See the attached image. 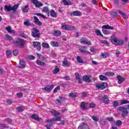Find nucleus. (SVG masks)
Wrapping results in <instances>:
<instances>
[{"label":"nucleus","instance_id":"e433bc0d","mask_svg":"<svg viewBox=\"0 0 129 129\" xmlns=\"http://www.w3.org/2000/svg\"><path fill=\"white\" fill-rule=\"evenodd\" d=\"M60 71V69L58 68V67L56 66L54 70L52 71L53 74H57Z\"/></svg>","mask_w":129,"mask_h":129},{"label":"nucleus","instance_id":"ddd939ff","mask_svg":"<svg viewBox=\"0 0 129 129\" xmlns=\"http://www.w3.org/2000/svg\"><path fill=\"white\" fill-rule=\"evenodd\" d=\"M33 44L34 48H36L38 51L41 50V43L39 42L33 41Z\"/></svg>","mask_w":129,"mask_h":129},{"label":"nucleus","instance_id":"a18cd8bd","mask_svg":"<svg viewBox=\"0 0 129 129\" xmlns=\"http://www.w3.org/2000/svg\"><path fill=\"white\" fill-rule=\"evenodd\" d=\"M42 47H43V48H49L50 46H49V44L47 43H45V42H43L42 44Z\"/></svg>","mask_w":129,"mask_h":129},{"label":"nucleus","instance_id":"c85d7f7f","mask_svg":"<svg viewBox=\"0 0 129 129\" xmlns=\"http://www.w3.org/2000/svg\"><path fill=\"white\" fill-rule=\"evenodd\" d=\"M117 12L121 15L123 19H127V15L122 13V12L119 10H117Z\"/></svg>","mask_w":129,"mask_h":129},{"label":"nucleus","instance_id":"774afa93","mask_svg":"<svg viewBox=\"0 0 129 129\" xmlns=\"http://www.w3.org/2000/svg\"><path fill=\"white\" fill-rule=\"evenodd\" d=\"M82 96H83V97H86L87 96V93L83 92L82 93Z\"/></svg>","mask_w":129,"mask_h":129},{"label":"nucleus","instance_id":"412c9836","mask_svg":"<svg viewBox=\"0 0 129 129\" xmlns=\"http://www.w3.org/2000/svg\"><path fill=\"white\" fill-rule=\"evenodd\" d=\"M117 78L118 79V84H121V83L124 81V78L120 76H117Z\"/></svg>","mask_w":129,"mask_h":129},{"label":"nucleus","instance_id":"de8ad7c7","mask_svg":"<svg viewBox=\"0 0 129 129\" xmlns=\"http://www.w3.org/2000/svg\"><path fill=\"white\" fill-rule=\"evenodd\" d=\"M81 107L82 109H86V104L84 102H82L81 104Z\"/></svg>","mask_w":129,"mask_h":129},{"label":"nucleus","instance_id":"4be33fe9","mask_svg":"<svg viewBox=\"0 0 129 129\" xmlns=\"http://www.w3.org/2000/svg\"><path fill=\"white\" fill-rule=\"evenodd\" d=\"M20 68H25L26 67V61H25L24 60H21L20 61Z\"/></svg>","mask_w":129,"mask_h":129},{"label":"nucleus","instance_id":"0e129e2a","mask_svg":"<svg viewBox=\"0 0 129 129\" xmlns=\"http://www.w3.org/2000/svg\"><path fill=\"white\" fill-rule=\"evenodd\" d=\"M58 90H60V86H57L56 88H55L53 90V92H54V93H56V92H57Z\"/></svg>","mask_w":129,"mask_h":129},{"label":"nucleus","instance_id":"aec40b11","mask_svg":"<svg viewBox=\"0 0 129 129\" xmlns=\"http://www.w3.org/2000/svg\"><path fill=\"white\" fill-rule=\"evenodd\" d=\"M31 117L33 119H35V120H37V121H40V120H41V118H39L38 114H34L32 115L31 116Z\"/></svg>","mask_w":129,"mask_h":129},{"label":"nucleus","instance_id":"dca6fc26","mask_svg":"<svg viewBox=\"0 0 129 129\" xmlns=\"http://www.w3.org/2000/svg\"><path fill=\"white\" fill-rule=\"evenodd\" d=\"M33 19L34 23H35L36 25H38V26H41L42 22L39 21V18H38V17H37L36 16H34Z\"/></svg>","mask_w":129,"mask_h":129},{"label":"nucleus","instance_id":"2f4dec72","mask_svg":"<svg viewBox=\"0 0 129 129\" xmlns=\"http://www.w3.org/2000/svg\"><path fill=\"white\" fill-rule=\"evenodd\" d=\"M62 63L63 66H70V62L67 59H64Z\"/></svg>","mask_w":129,"mask_h":129},{"label":"nucleus","instance_id":"4468645a","mask_svg":"<svg viewBox=\"0 0 129 129\" xmlns=\"http://www.w3.org/2000/svg\"><path fill=\"white\" fill-rule=\"evenodd\" d=\"M87 49V46H82L81 48H80V51L82 53H86V54H90V52L87 51L86 49Z\"/></svg>","mask_w":129,"mask_h":129},{"label":"nucleus","instance_id":"5701e85b","mask_svg":"<svg viewBox=\"0 0 129 129\" xmlns=\"http://www.w3.org/2000/svg\"><path fill=\"white\" fill-rule=\"evenodd\" d=\"M102 29H106V30H113L114 28L109 26V25H103Z\"/></svg>","mask_w":129,"mask_h":129},{"label":"nucleus","instance_id":"4c0bfd02","mask_svg":"<svg viewBox=\"0 0 129 129\" xmlns=\"http://www.w3.org/2000/svg\"><path fill=\"white\" fill-rule=\"evenodd\" d=\"M42 12L46 13V14H49V13H50L49 9L47 7H44L43 8Z\"/></svg>","mask_w":129,"mask_h":129},{"label":"nucleus","instance_id":"c9c22d12","mask_svg":"<svg viewBox=\"0 0 129 129\" xmlns=\"http://www.w3.org/2000/svg\"><path fill=\"white\" fill-rule=\"evenodd\" d=\"M28 6L26 5L23 7H22V10L23 13H28Z\"/></svg>","mask_w":129,"mask_h":129},{"label":"nucleus","instance_id":"f257e3e1","mask_svg":"<svg viewBox=\"0 0 129 129\" xmlns=\"http://www.w3.org/2000/svg\"><path fill=\"white\" fill-rule=\"evenodd\" d=\"M51 113L53 115H54V116L56 118H53L52 119L50 120H47L46 121V127L47 129H52L54 128V126H53V123L54 121H59V120H61V117L60 116V114L58 113V112L56 111L55 110H52L50 111Z\"/></svg>","mask_w":129,"mask_h":129},{"label":"nucleus","instance_id":"c03bdc74","mask_svg":"<svg viewBox=\"0 0 129 129\" xmlns=\"http://www.w3.org/2000/svg\"><path fill=\"white\" fill-rule=\"evenodd\" d=\"M95 33L97 35V36H101V37H102V34H101V32H100V31L98 29H96L95 30Z\"/></svg>","mask_w":129,"mask_h":129},{"label":"nucleus","instance_id":"c756f323","mask_svg":"<svg viewBox=\"0 0 129 129\" xmlns=\"http://www.w3.org/2000/svg\"><path fill=\"white\" fill-rule=\"evenodd\" d=\"M51 45L52 47H58L59 46V43L56 41H51L50 42Z\"/></svg>","mask_w":129,"mask_h":129},{"label":"nucleus","instance_id":"ea45409f","mask_svg":"<svg viewBox=\"0 0 129 129\" xmlns=\"http://www.w3.org/2000/svg\"><path fill=\"white\" fill-rule=\"evenodd\" d=\"M99 78L100 79V80L102 81H105V80H107V78L102 75H100L99 76Z\"/></svg>","mask_w":129,"mask_h":129},{"label":"nucleus","instance_id":"1a4fd4ad","mask_svg":"<svg viewBox=\"0 0 129 129\" xmlns=\"http://www.w3.org/2000/svg\"><path fill=\"white\" fill-rule=\"evenodd\" d=\"M31 35L34 38H39L40 37V33H39V30L36 28H33L31 30Z\"/></svg>","mask_w":129,"mask_h":129},{"label":"nucleus","instance_id":"58836bf2","mask_svg":"<svg viewBox=\"0 0 129 129\" xmlns=\"http://www.w3.org/2000/svg\"><path fill=\"white\" fill-rule=\"evenodd\" d=\"M106 119L110 121V122H112V123H115V121L113 120V118L111 117H107Z\"/></svg>","mask_w":129,"mask_h":129},{"label":"nucleus","instance_id":"603ef678","mask_svg":"<svg viewBox=\"0 0 129 129\" xmlns=\"http://www.w3.org/2000/svg\"><path fill=\"white\" fill-rule=\"evenodd\" d=\"M13 53L14 56H18V55H19V50L17 49L14 50Z\"/></svg>","mask_w":129,"mask_h":129},{"label":"nucleus","instance_id":"5fc2aeb1","mask_svg":"<svg viewBox=\"0 0 129 129\" xmlns=\"http://www.w3.org/2000/svg\"><path fill=\"white\" fill-rule=\"evenodd\" d=\"M36 16H37L38 17H41V18H43V19H45L46 18V16L44 15L41 14V13H37L35 14Z\"/></svg>","mask_w":129,"mask_h":129},{"label":"nucleus","instance_id":"423d86ee","mask_svg":"<svg viewBox=\"0 0 129 129\" xmlns=\"http://www.w3.org/2000/svg\"><path fill=\"white\" fill-rule=\"evenodd\" d=\"M118 110L119 111L122 112V115L123 117H125V116H127L128 112L127 111V109H126V108L122 106H120L118 108Z\"/></svg>","mask_w":129,"mask_h":129},{"label":"nucleus","instance_id":"37998d69","mask_svg":"<svg viewBox=\"0 0 129 129\" xmlns=\"http://www.w3.org/2000/svg\"><path fill=\"white\" fill-rule=\"evenodd\" d=\"M92 118L94 120V121H95V122H97V121L99 120V118L97 116H93L92 117Z\"/></svg>","mask_w":129,"mask_h":129},{"label":"nucleus","instance_id":"680f3d73","mask_svg":"<svg viewBox=\"0 0 129 129\" xmlns=\"http://www.w3.org/2000/svg\"><path fill=\"white\" fill-rule=\"evenodd\" d=\"M80 42H81V44H82L83 45H86V40L84 39L81 40Z\"/></svg>","mask_w":129,"mask_h":129},{"label":"nucleus","instance_id":"6ab92c4d","mask_svg":"<svg viewBox=\"0 0 129 129\" xmlns=\"http://www.w3.org/2000/svg\"><path fill=\"white\" fill-rule=\"evenodd\" d=\"M102 100L104 103H106L107 104H108V103H109V99H108L107 96H103L102 97Z\"/></svg>","mask_w":129,"mask_h":129},{"label":"nucleus","instance_id":"a19ab883","mask_svg":"<svg viewBox=\"0 0 129 129\" xmlns=\"http://www.w3.org/2000/svg\"><path fill=\"white\" fill-rule=\"evenodd\" d=\"M77 61L78 62V63H82L83 62V60L80 56H78L77 57Z\"/></svg>","mask_w":129,"mask_h":129},{"label":"nucleus","instance_id":"864d4df0","mask_svg":"<svg viewBox=\"0 0 129 129\" xmlns=\"http://www.w3.org/2000/svg\"><path fill=\"white\" fill-rule=\"evenodd\" d=\"M101 43H102V44H105L107 46L109 45V43H108V42H107V41H106V40H101Z\"/></svg>","mask_w":129,"mask_h":129},{"label":"nucleus","instance_id":"6e6d98bb","mask_svg":"<svg viewBox=\"0 0 129 129\" xmlns=\"http://www.w3.org/2000/svg\"><path fill=\"white\" fill-rule=\"evenodd\" d=\"M24 25L25 26H31V23H30V21L27 20V21L24 22Z\"/></svg>","mask_w":129,"mask_h":129},{"label":"nucleus","instance_id":"7c9ffc66","mask_svg":"<svg viewBox=\"0 0 129 129\" xmlns=\"http://www.w3.org/2000/svg\"><path fill=\"white\" fill-rule=\"evenodd\" d=\"M69 97H72V98H76L77 96V94L76 93H71L69 95Z\"/></svg>","mask_w":129,"mask_h":129},{"label":"nucleus","instance_id":"f704fd0d","mask_svg":"<svg viewBox=\"0 0 129 129\" xmlns=\"http://www.w3.org/2000/svg\"><path fill=\"white\" fill-rule=\"evenodd\" d=\"M104 74L107 76H113L114 75V73L111 72H107L105 73Z\"/></svg>","mask_w":129,"mask_h":129},{"label":"nucleus","instance_id":"bf43d9fd","mask_svg":"<svg viewBox=\"0 0 129 129\" xmlns=\"http://www.w3.org/2000/svg\"><path fill=\"white\" fill-rule=\"evenodd\" d=\"M122 123L121 122V121L118 120L116 122V125H117V126H119L121 125Z\"/></svg>","mask_w":129,"mask_h":129},{"label":"nucleus","instance_id":"6e6552de","mask_svg":"<svg viewBox=\"0 0 129 129\" xmlns=\"http://www.w3.org/2000/svg\"><path fill=\"white\" fill-rule=\"evenodd\" d=\"M61 28L62 30H67V31H72V30H75V27L67 25L66 23H62L61 24Z\"/></svg>","mask_w":129,"mask_h":129},{"label":"nucleus","instance_id":"20e7f679","mask_svg":"<svg viewBox=\"0 0 129 129\" xmlns=\"http://www.w3.org/2000/svg\"><path fill=\"white\" fill-rule=\"evenodd\" d=\"M19 8V4L15 5L13 7L11 6L6 5L5 6V10L6 12H11V11H13V12H16L18 10Z\"/></svg>","mask_w":129,"mask_h":129},{"label":"nucleus","instance_id":"72a5a7b5","mask_svg":"<svg viewBox=\"0 0 129 129\" xmlns=\"http://www.w3.org/2000/svg\"><path fill=\"white\" fill-rule=\"evenodd\" d=\"M50 16L51 17H53V18H56V17H57V14H56V12H55V11L54 10L50 11Z\"/></svg>","mask_w":129,"mask_h":129},{"label":"nucleus","instance_id":"7ed1b4c3","mask_svg":"<svg viewBox=\"0 0 129 129\" xmlns=\"http://www.w3.org/2000/svg\"><path fill=\"white\" fill-rule=\"evenodd\" d=\"M111 42L114 44L115 45H117V46H119L120 45H122L123 44L124 41L122 40H117V38L114 36H112L111 38Z\"/></svg>","mask_w":129,"mask_h":129},{"label":"nucleus","instance_id":"a211bd4d","mask_svg":"<svg viewBox=\"0 0 129 129\" xmlns=\"http://www.w3.org/2000/svg\"><path fill=\"white\" fill-rule=\"evenodd\" d=\"M75 75L76 76V79L77 80V81H78L79 83H82L81 82V76L79 75V74L77 73H76Z\"/></svg>","mask_w":129,"mask_h":129},{"label":"nucleus","instance_id":"f3484780","mask_svg":"<svg viewBox=\"0 0 129 129\" xmlns=\"http://www.w3.org/2000/svg\"><path fill=\"white\" fill-rule=\"evenodd\" d=\"M71 16H75V17H78L79 16H81L82 15V14L81 13V12L78 11H74L73 12L71 13Z\"/></svg>","mask_w":129,"mask_h":129},{"label":"nucleus","instance_id":"f03ea898","mask_svg":"<svg viewBox=\"0 0 129 129\" xmlns=\"http://www.w3.org/2000/svg\"><path fill=\"white\" fill-rule=\"evenodd\" d=\"M37 55L38 58H37L36 60V64L39 66H46V65H47V60H46L44 56L39 53H37Z\"/></svg>","mask_w":129,"mask_h":129},{"label":"nucleus","instance_id":"0eeeda50","mask_svg":"<svg viewBox=\"0 0 129 129\" xmlns=\"http://www.w3.org/2000/svg\"><path fill=\"white\" fill-rule=\"evenodd\" d=\"M118 110L119 111L122 112V115L123 117H125V116H127L128 112L127 111V109H126V108L122 106H120L118 108Z\"/></svg>","mask_w":129,"mask_h":129},{"label":"nucleus","instance_id":"9b49d317","mask_svg":"<svg viewBox=\"0 0 129 129\" xmlns=\"http://www.w3.org/2000/svg\"><path fill=\"white\" fill-rule=\"evenodd\" d=\"M32 3L35 5L36 8H40V7H43V4L40 3V2L37 0H31Z\"/></svg>","mask_w":129,"mask_h":129},{"label":"nucleus","instance_id":"09e8293b","mask_svg":"<svg viewBox=\"0 0 129 129\" xmlns=\"http://www.w3.org/2000/svg\"><path fill=\"white\" fill-rule=\"evenodd\" d=\"M16 110H17V111H18L19 112H21L22 111H24V108L22 106H20L18 108H17L16 109Z\"/></svg>","mask_w":129,"mask_h":129},{"label":"nucleus","instance_id":"39448f33","mask_svg":"<svg viewBox=\"0 0 129 129\" xmlns=\"http://www.w3.org/2000/svg\"><path fill=\"white\" fill-rule=\"evenodd\" d=\"M14 44L18 46L19 48H23L24 47L25 41L23 39L17 38L16 40L14 42Z\"/></svg>","mask_w":129,"mask_h":129},{"label":"nucleus","instance_id":"393cba45","mask_svg":"<svg viewBox=\"0 0 129 129\" xmlns=\"http://www.w3.org/2000/svg\"><path fill=\"white\" fill-rule=\"evenodd\" d=\"M62 2L64 6H71L72 3H71V1L69 0H62Z\"/></svg>","mask_w":129,"mask_h":129},{"label":"nucleus","instance_id":"13d9d810","mask_svg":"<svg viewBox=\"0 0 129 129\" xmlns=\"http://www.w3.org/2000/svg\"><path fill=\"white\" fill-rule=\"evenodd\" d=\"M17 96L18 97V98H21V97H23V93H18L17 94Z\"/></svg>","mask_w":129,"mask_h":129},{"label":"nucleus","instance_id":"9d476101","mask_svg":"<svg viewBox=\"0 0 129 129\" xmlns=\"http://www.w3.org/2000/svg\"><path fill=\"white\" fill-rule=\"evenodd\" d=\"M107 86V83H98L96 85V87L100 90H102V89L106 88Z\"/></svg>","mask_w":129,"mask_h":129},{"label":"nucleus","instance_id":"79ce46f5","mask_svg":"<svg viewBox=\"0 0 129 129\" xmlns=\"http://www.w3.org/2000/svg\"><path fill=\"white\" fill-rule=\"evenodd\" d=\"M5 37L6 38V40H8V41H12V40H13V38H12V36H11L9 34H6Z\"/></svg>","mask_w":129,"mask_h":129},{"label":"nucleus","instance_id":"b1692460","mask_svg":"<svg viewBox=\"0 0 129 129\" xmlns=\"http://www.w3.org/2000/svg\"><path fill=\"white\" fill-rule=\"evenodd\" d=\"M83 80L85 82H90V78L88 75H85L83 77Z\"/></svg>","mask_w":129,"mask_h":129},{"label":"nucleus","instance_id":"2eb2a0df","mask_svg":"<svg viewBox=\"0 0 129 129\" xmlns=\"http://www.w3.org/2000/svg\"><path fill=\"white\" fill-rule=\"evenodd\" d=\"M54 88V85H50L47 86L46 87L43 88L42 89H44L45 90V91H47L48 92H49V91H51L52 89Z\"/></svg>","mask_w":129,"mask_h":129},{"label":"nucleus","instance_id":"69168bd1","mask_svg":"<svg viewBox=\"0 0 129 129\" xmlns=\"http://www.w3.org/2000/svg\"><path fill=\"white\" fill-rule=\"evenodd\" d=\"M90 107H91V108L95 107V104L93 102L90 103Z\"/></svg>","mask_w":129,"mask_h":129},{"label":"nucleus","instance_id":"473e14b6","mask_svg":"<svg viewBox=\"0 0 129 129\" xmlns=\"http://www.w3.org/2000/svg\"><path fill=\"white\" fill-rule=\"evenodd\" d=\"M109 56V54L106 52L101 53V57H102V58H107V57H108Z\"/></svg>","mask_w":129,"mask_h":129},{"label":"nucleus","instance_id":"052dcab7","mask_svg":"<svg viewBox=\"0 0 129 129\" xmlns=\"http://www.w3.org/2000/svg\"><path fill=\"white\" fill-rule=\"evenodd\" d=\"M12 54V51L11 50H7L6 52V55L8 57H9L10 55Z\"/></svg>","mask_w":129,"mask_h":129},{"label":"nucleus","instance_id":"338daca9","mask_svg":"<svg viewBox=\"0 0 129 129\" xmlns=\"http://www.w3.org/2000/svg\"><path fill=\"white\" fill-rule=\"evenodd\" d=\"M28 59H29L30 60H34V59H35V56H33V55H29L28 56Z\"/></svg>","mask_w":129,"mask_h":129},{"label":"nucleus","instance_id":"a878e982","mask_svg":"<svg viewBox=\"0 0 129 129\" xmlns=\"http://www.w3.org/2000/svg\"><path fill=\"white\" fill-rule=\"evenodd\" d=\"M53 36H55L56 37H59L61 35V31L59 30H55L54 31H53Z\"/></svg>","mask_w":129,"mask_h":129},{"label":"nucleus","instance_id":"3c124183","mask_svg":"<svg viewBox=\"0 0 129 129\" xmlns=\"http://www.w3.org/2000/svg\"><path fill=\"white\" fill-rule=\"evenodd\" d=\"M102 32L104 35H108L110 33L109 31L107 30L106 29H103Z\"/></svg>","mask_w":129,"mask_h":129},{"label":"nucleus","instance_id":"49530a36","mask_svg":"<svg viewBox=\"0 0 129 129\" xmlns=\"http://www.w3.org/2000/svg\"><path fill=\"white\" fill-rule=\"evenodd\" d=\"M126 103H129V101H127V100H122L120 102L121 105H122V104H126Z\"/></svg>","mask_w":129,"mask_h":129},{"label":"nucleus","instance_id":"8fccbe9b","mask_svg":"<svg viewBox=\"0 0 129 129\" xmlns=\"http://www.w3.org/2000/svg\"><path fill=\"white\" fill-rule=\"evenodd\" d=\"M111 16L113 17V18H116L117 17V13H116L115 12H111L110 13Z\"/></svg>","mask_w":129,"mask_h":129},{"label":"nucleus","instance_id":"4d7b16f0","mask_svg":"<svg viewBox=\"0 0 129 129\" xmlns=\"http://www.w3.org/2000/svg\"><path fill=\"white\" fill-rule=\"evenodd\" d=\"M0 126L2 128H9V126H6V125L4 124H0Z\"/></svg>","mask_w":129,"mask_h":129},{"label":"nucleus","instance_id":"bb28decb","mask_svg":"<svg viewBox=\"0 0 129 129\" xmlns=\"http://www.w3.org/2000/svg\"><path fill=\"white\" fill-rule=\"evenodd\" d=\"M62 100H63V98H62V97H59V99L56 100L55 103L58 104V105H60V104L62 103Z\"/></svg>","mask_w":129,"mask_h":129},{"label":"nucleus","instance_id":"cd10ccee","mask_svg":"<svg viewBox=\"0 0 129 129\" xmlns=\"http://www.w3.org/2000/svg\"><path fill=\"white\" fill-rule=\"evenodd\" d=\"M6 31H7L9 33H12V34H15L16 33V31L15 30H12V28L10 26H8L6 28Z\"/></svg>","mask_w":129,"mask_h":129},{"label":"nucleus","instance_id":"f8f14e48","mask_svg":"<svg viewBox=\"0 0 129 129\" xmlns=\"http://www.w3.org/2000/svg\"><path fill=\"white\" fill-rule=\"evenodd\" d=\"M78 129H89V127L86 123L82 122L79 126Z\"/></svg>","mask_w":129,"mask_h":129},{"label":"nucleus","instance_id":"e2e57ef3","mask_svg":"<svg viewBox=\"0 0 129 129\" xmlns=\"http://www.w3.org/2000/svg\"><path fill=\"white\" fill-rule=\"evenodd\" d=\"M113 106L114 107H117L118 106V103L116 101H114L113 103Z\"/></svg>","mask_w":129,"mask_h":129}]
</instances>
